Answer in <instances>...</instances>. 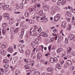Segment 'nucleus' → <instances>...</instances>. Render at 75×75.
Listing matches in <instances>:
<instances>
[{"mask_svg": "<svg viewBox=\"0 0 75 75\" xmlns=\"http://www.w3.org/2000/svg\"><path fill=\"white\" fill-rule=\"evenodd\" d=\"M42 8L44 11H46L50 10V7L48 5H44L42 6Z\"/></svg>", "mask_w": 75, "mask_h": 75, "instance_id": "3", "label": "nucleus"}, {"mask_svg": "<svg viewBox=\"0 0 75 75\" xmlns=\"http://www.w3.org/2000/svg\"><path fill=\"white\" fill-rule=\"evenodd\" d=\"M8 64H6L5 65V66H4V67L5 68H8Z\"/></svg>", "mask_w": 75, "mask_h": 75, "instance_id": "58", "label": "nucleus"}, {"mask_svg": "<svg viewBox=\"0 0 75 75\" xmlns=\"http://www.w3.org/2000/svg\"><path fill=\"white\" fill-rule=\"evenodd\" d=\"M44 19L45 22V23H47V21H48V19H47V18H44Z\"/></svg>", "mask_w": 75, "mask_h": 75, "instance_id": "61", "label": "nucleus"}, {"mask_svg": "<svg viewBox=\"0 0 75 75\" xmlns=\"http://www.w3.org/2000/svg\"><path fill=\"white\" fill-rule=\"evenodd\" d=\"M6 30L5 29V30H1V31H2V34H4V35H5L6 34Z\"/></svg>", "mask_w": 75, "mask_h": 75, "instance_id": "35", "label": "nucleus"}, {"mask_svg": "<svg viewBox=\"0 0 75 75\" xmlns=\"http://www.w3.org/2000/svg\"><path fill=\"white\" fill-rule=\"evenodd\" d=\"M31 53V51L30 50H27L25 52V55H30V53Z\"/></svg>", "mask_w": 75, "mask_h": 75, "instance_id": "19", "label": "nucleus"}, {"mask_svg": "<svg viewBox=\"0 0 75 75\" xmlns=\"http://www.w3.org/2000/svg\"><path fill=\"white\" fill-rule=\"evenodd\" d=\"M47 70L48 72H51L53 70V69L52 68H48L47 69Z\"/></svg>", "mask_w": 75, "mask_h": 75, "instance_id": "28", "label": "nucleus"}, {"mask_svg": "<svg viewBox=\"0 0 75 75\" xmlns=\"http://www.w3.org/2000/svg\"><path fill=\"white\" fill-rule=\"evenodd\" d=\"M40 9L37 6H36V5H35L34 8V10L35 11H38L40 10Z\"/></svg>", "mask_w": 75, "mask_h": 75, "instance_id": "16", "label": "nucleus"}, {"mask_svg": "<svg viewBox=\"0 0 75 75\" xmlns=\"http://www.w3.org/2000/svg\"><path fill=\"white\" fill-rule=\"evenodd\" d=\"M74 35H73L71 34L69 35L68 37V38L69 39V41H71L72 40H73L74 38Z\"/></svg>", "mask_w": 75, "mask_h": 75, "instance_id": "6", "label": "nucleus"}, {"mask_svg": "<svg viewBox=\"0 0 75 75\" xmlns=\"http://www.w3.org/2000/svg\"><path fill=\"white\" fill-rule=\"evenodd\" d=\"M67 63L68 65H69V66L72 65V62L71 60H67Z\"/></svg>", "mask_w": 75, "mask_h": 75, "instance_id": "17", "label": "nucleus"}, {"mask_svg": "<svg viewBox=\"0 0 75 75\" xmlns=\"http://www.w3.org/2000/svg\"><path fill=\"white\" fill-rule=\"evenodd\" d=\"M7 26V23H4L2 25V27L3 28H6Z\"/></svg>", "mask_w": 75, "mask_h": 75, "instance_id": "31", "label": "nucleus"}, {"mask_svg": "<svg viewBox=\"0 0 75 75\" xmlns=\"http://www.w3.org/2000/svg\"><path fill=\"white\" fill-rule=\"evenodd\" d=\"M24 23V22H22L20 24V27H21L23 25V23Z\"/></svg>", "mask_w": 75, "mask_h": 75, "instance_id": "52", "label": "nucleus"}, {"mask_svg": "<svg viewBox=\"0 0 75 75\" xmlns=\"http://www.w3.org/2000/svg\"><path fill=\"white\" fill-rule=\"evenodd\" d=\"M26 64L27 65H31V64H32V62L31 61H28L27 62H26Z\"/></svg>", "mask_w": 75, "mask_h": 75, "instance_id": "32", "label": "nucleus"}, {"mask_svg": "<svg viewBox=\"0 0 75 75\" xmlns=\"http://www.w3.org/2000/svg\"><path fill=\"white\" fill-rule=\"evenodd\" d=\"M57 68L59 69H60L61 68V66L59 64H57Z\"/></svg>", "mask_w": 75, "mask_h": 75, "instance_id": "29", "label": "nucleus"}, {"mask_svg": "<svg viewBox=\"0 0 75 75\" xmlns=\"http://www.w3.org/2000/svg\"><path fill=\"white\" fill-rule=\"evenodd\" d=\"M14 13H15V14H20V13H21V12H16V11H15L14 12Z\"/></svg>", "mask_w": 75, "mask_h": 75, "instance_id": "59", "label": "nucleus"}, {"mask_svg": "<svg viewBox=\"0 0 75 75\" xmlns=\"http://www.w3.org/2000/svg\"><path fill=\"white\" fill-rule=\"evenodd\" d=\"M68 39L66 38L65 41V44H68Z\"/></svg>", "mask_w": 75, "mask_h": 75, "instance_id": "50", "label": "nucleus"}, {"mask_svg": "<svg viewBox=\"0 0 75 75\" xmlns=\"http://www.w3.org/2000/svg\"><path fill=\"white\" fill-rule=\"evenodd\" d=\"M3 62L4 63H5L6 64H8V63H9V62L7 61V59H4L3 60Z\"/></svg>", "mask_w": 75, "mask_h": 75, "instance_id": "38", "label": "nucleus"}, {"mask_svg": "<svg viewBox=\"0 0 75 75\" xmlns=\"http://www.w3.org/2000/svg\"><path fill=\"white\" fill-rule=\"evenodd\" d=\"M60 17H61V15L59 14H57L54 17V21H58L60 18Z\"/></svg>", "mask_w": 75, "mask_h": 75, "instance_id": "4", "label": "nucleus"}, {"mask_svg": "<svg viewBox=\"0 0 75 75\" xmlns=\"http://www.w3.org/2000/svg\"><path fill=\"white\" fill-rule=\"evenodd\" d=\"M35 43H36L37 44H38V39L37 38H36L35 39Z\"/></svg>", "mask_w": 75, "mask_h": 75, "instance_id": "47", "label": "nucleus"}, {"mask_svg": "<svg viewBox=\"0 0 75 75\" xmlns=\"http://www.w3.org/2000/svg\"><path fill=\"white\" fill-rule=\"evenodd\" d=\"M62 24H63V25H66V22L63 21L62 22Z\"/></svg>", "mask_w": 75, "mask_h": 75, "instance_id": "56", "label": "nucleus"}, {"mask_svg": "<svg viewBox=\"0 0 75 75\" xmlns=\"http://www.w3.org/2000/svg\"><path fill=\"white\" fill-rule=\"evenodd\" d=\"M72 55L74 56L75 55V52L73 51V52H70Z\"/></svg>", "mask_w": 75, "mask_h": 75, "instance_id": "45", "label": "nucleus"}, {"mask_svg": "<svg viewBox=\"0 0 75 75\" xmlns=\"http://www.w3.org/2000/svg\"><path fill=\"white\" fill-rule=\"evenodd\" d=\"M0 70L1 71V72H2L4 73V69L3 68H1L0 69Z\"/></svg>", "mask_w": 75, "mask_h": 75, "instance_id": "55", "label": "nucleus"}, {"mask_svg": "<svg viewBox=\"0 0 75 75\" xmlns=\"http://www.w3.org/2000/svg\"><path fill=\"white\" fill-rule=\"evenodd\" d=\"M41 35H44V37H48V34L47 33H43L42 34H41Z\"/></svg>", "mask_w": 75, "mask_h": 75, "instance_id": "30", "label": "nucleus"}, {"mask_svg": "<svg viewBox=\"0 0 75 75\" xmlns=\"http://www.w3.org/2000/svg\"><path fill=\"white\" fill-rule=\"evenodd\" d=\"M21 23V19H19L17 21V23H18L19 24H20Z\"/></svg>", "mask_w": 75, "mask_h": 75, "instance_id": "46", "label": "nucleus"}, {"mask_svg": "<svg viewBox=\"0 0 75 75\" xmlns=\"http://www.w3.org/2000/svg\"><path fill=\"white\" fill-rule=\"evenodd\" d=\"M39 16L40 17H44V15L43 14V11L42 10H41L39 12Z\"/></svg>", "mask_w": 75, "mask_h": 75, "instance_id": "7", "label": "nucleus"}, {"mask_svg": "<svg viewBox=\"0 0 75 75\" xmlns=\"http://www.w3.org/2000/svg\"><path fill=\"white\" fill-rule=\"evenodd\" d=\"M45 16H44L43 17L41 16V17H39L38 16H36V19L38 22H40L41 23L44 21V19L45 18Z\"/></svg>", "mask_w": 75, "mask_h": 75, "instance_id": "1", "label": "nucleus"}, {"mask_svg": "<svg viewBox=\"0 0 75 75\" xmlns=\"http://www.w3.org/2000/svg\"><path fill=\"white\" fill-rule=\"evenodd\" d=\"M1 6H2V7H3V10H7L9 6L8 5H5L3 3L1 4Z\"/></svg>", "mask_w": 75, "mask_h": 75, "instance_id": "5", "label": "nucleus"}, {"mask_svg": "<svg viewBox=\"0 0 75 75\" xmlns=\"http://www.w3.org/2000/svg\"><path fill=\"white\" fill-rule=\"evenodd\" d=\"M22 3L23 4H25L27 3L26 0H23Z\"/></svg>", "mask_w": 75, "mask_h": 75, "instance_id": "39", "label": "nucleus"}, {"mask_svg": "<svg viewBox=\"0 0 75 75\" xmlns=\"http://www.w3.org/2000/svg\"><path fill=\"white\" fill-rule=\"evenodd\" d=\"M23 34H21L20 35V38L21 39L22 38H23Z\"/></svg>", "mask_w": 75, "mask_h": 75, "instance_id": "64", "label": "nucleus"}, {"mask_svg": "<svg viewBox=\"0 0 75 75\" xmlns=\"http://www.w3.org/2000/svg\"><path fill=\"white\" fill-rule=\"evenodd\" d=\"M20 7L21 9H23V5L22 4H21Z\"/></svg>", "mask_w": 75, "mask_h": 75, "instance_id": "51", "label": "nucleus"}, {"mask_svg": "<svg viewBox=\"0 0 75 75\" xmlns=\"http://www.w3.org/2000/svg\"><path fill=\"white\" fill-rule=\"evenodd\" d=\"M7 16H9V15L7 13H4L3 14V16L4 17H5V18H6Z\"/></svg>", "mask_w": 75, "mask_h": 75, "instance_id": "26", "label": "nucleus"}, {"mask_svg": "<svg viewBox=\"0 0 75 75\" xmlns=\"http://www.w3.org/2000/svg\"><path fill=\"white\" fill-rule=\"evenodd\" d=\"M36 43L34 41H33L31 42V46L32 47H33L34 48V46L36 45Z\"/></svg>", "mask_w": 75, "mask_h": 75, "instance_id": "20", "label": "nucleus"}, {"mask_svg": "<svg viewBox=\"0 0 75 75\" xmlns=\"http://www.w3.org/2000/svg\"><path fill=\"white\" fill-rule=\"evenodd\" d=\"M63 51V49L61 48H58L57 50V53H59L61 51Z\"/></svg>", "mask_w": 75, "mask_h": 75, "instance_id": "18", "label": "nucleus"}, {"mask_svg": "<svg viewBox=\"0 0 75 75\" xmlns=\"http://www.w3.org/2000/svg\"><path fill=\"white\" fill-rule=\"evenodd\" d=\"M67 30L68 31H70V30H71V25H70L69 26H68Z\"/></svg>", "mask_w": 75, "mask_h": 75, "instance_id": "27", "label": "nucleus"}, {"mask_svg": "<svg viewBox=\"0 0 75 75\" xmlns=\"http://www.w3.org/2000/svg\"><path fill=\"white\" fill-rule=\"evenodd\" d=\"M56 40L57 39V36H56L55 37V38H52L51 39H50V41H51V42H52L53 41V40Z\"/></svg>", "mask_w": 75, "mask_h": 75, "instance_id": "21", "label": "nucleus"}, {"mask_svg": "<svg viewBox=\"0 0 75 75\" xmlns=\"http://www.w3.org/2000/svg\"><path fill=\"white\" fill-rule=\"evenodd\" d=\"M14 20H13V19H10L9 21V23L11 25L14 23Z\"/></svg>", "mask_w": 75, "mask_h": 75, "instance_id": "12", "label": "nucleus"}, {"mask_svg": "<svg viewBox=\"0 0 75 75\" xmlns=\"http://www.w3.org/2000/svg\"><path fill=\"white\" fill-rule=\"evenodd\" d=\"M49 51H50L51 49V46H49L48 47Z\"/></svg>", "mask_w": 75, "mask_h": 75, "instance_id": "63", "label": "nucleus"}, {"mask_svg": "<svg viewBox=\"0 0 75 75\" xmlns=\"http://www.w3.org/2000/svg\"><path fill=\"white\" fill-rule=\"evenodd\" d=\"M67 2L66 0H63L62 1V5H65L66 4V2Z\"/></svg>", "mask_w": 75, "mask_h": 75, "instance_id": "25", "label": "nucleus"}, {"mask_svg": "<svg viewBox=\"0 0 75 75\" xmlns=\"http://www.w3.org/2000/svg\"><path fill=\"white\" fill-rule=\"evenodd\" d=\"M32 29H30V34L31 35L33 36H34L35 35V37H36L37 35H38V33H36V31H35V30L34 29L32 31H31V30Z\"/></svg>", "mask_w": 75, "mask_h": 75, "instance_id": "2", "label": "nucleus"}, {"mask_svg": "<svg viewBox=\"0 0 75 75\" xmlns=\"http://www.w3.org/2000/svg\"><path fill=\"white\" fill-rule=\"evenodd\" d=\"M15 75H20V73H19V71L18 70H16L15 72Z\"/></svg>", "mask_w": 75, "mask_h": 75, "instance_id": "36", "label": "nucleus"}, {"mask_svg": "<svg viewBox=\"0 0 75 75\" xmlns=\"http://www.w3.org/2000/svg\"><path fill=\"white\" fill-rule=\"evenodd\" d=\"M65 27H66V25H63V24H62V27L63 28H65Z\"/></svg>", "mask_w": 75, "mask_h": 75, "instance_id": "60", "label": "nucleus"}, {"mask_svg": "<svg viewBox=\"0 0 75 75\" xmlns=\"http://www.w3.org/2000/svg\"><path fill=\"white\" fill-rule=\"evenodd\" d=\"M68 65L67 64H64V68H68Z\"/></svg>", "mask_w": 75, "mask_h": 75, "instance_id": "49", "label": "nucleus"}, {"mask_svg": "<svg viewBox=\"0 0 75 75\" xmlns=\"http://www.w3.org/2000/svg\"><path fill=\"white\" fill-rule=\"evenodd\" d=\"M61 0H59L58 1L57 3V5H61Z\"/></svg>", "mask_w": 75, "mask_h": 75, "instance_id": "42", "label": "nucleus"}, {"mask_svg": "<svg viewBox=\"0 0 75 75\" xmlns=\"http://www.w3.org/2000/svg\"><path fill=\"white\" fill-rule=\"evenodd\" d=\"M26 21H28V22H29L30 23V24H33V23L31 22H33V21L29 20L28 19H25Z\"/></svg>", "mask_w": 75, "mask_h": 75, "instance_id": "24", "label": "nucleus"}, {"mask_svg": "<svg viewBox=\"0 0 75 75\" xmlns=\"http://www.w3.org/2000/svg\"><path fill=\"white\" fill-rule=\"evenodd\" d=\"M21 47V45H19L18 46V49L21 53H23V50H22Z\"/></svg>", "mask_w": 75, "mask_h": 75, "instance_id": "8", "label": "nucleus"}, {"mask_svg": "<svg viewBox=\"0 0 75 75\" xmlns=\"http://www.w3.org/2000/svg\"><path fill=\"white\" fill-rule=\"evenodd\" d=\"M40 53H39L37 55V57L38 58V59H40Z\"/></svg>", "mask_w": 75, "mask_h": 75, "instance_id": "44", "label": "nucleus"}, {"mask_svg": "<svg viewBox=\"0 0 75 75\" xmlns=\"http://www.w3.org/2000/svg\"><path fill=\"white\" fill-rule=\"evenodd\" d=\"M60 10V8H59V7H57L56 8V10H57V11H59Z\"/></svg>", "mask_w": 75, "mask_h": 75, "instance_id": "62", "label": "nucleus"}, {"mask_svg": "<svg viewBox=\"0 0 75 75\" xmlns=\"http://www.w3.org/2000/svg\"><path fill=\"white\" fill-rule=\"evenodd\" d=\"M36 6L39 8V9H40V6H41V5H40V4L39 3H37Z\"/></svg>", "mask_w": 75, "mask_h": 75, "instance_id": "34", "label": "nucleus"}, {"mask_svg": "<svg viewBox=\"0 0 75 75\" xmlns=\"http://www.w3.org/2000/svg\"><path fill=\"white\" fill-rule=\"evenodd\" d=\"M55 11H56V9L55 8H53L51 10L50 12L51 14H54L55 13Z\"/></svg>", "mask_w": 75, "mask_h": 75, "instance_id": "9", "label": "nucleus"}, {"mask_svg": "<svg viewBox=\"0 0 75 75\" xmlns=\"http://www.w3.org/2000/svg\"><path fill=\"white\" fill-rule=\"evenodd\" d=\"M34 27L35 29V30H37L38 29V26H37L36 25H34Z\"/></svg>", "mask_w": 75, "mask_h": 75, "instance_id": "41", "label": "nucleus"}, {"mask_svg": "<svg viewBox=\"0 0 75 75\" xmlns=\"http://www.w3.org/2000/svg\"><path fill=\"white\" fill-rule=\"evenodd\" d=\"M7 50L8 52H10V53H12L13 51V48L11 47H9L8 48V49Z\"/></svg>", "mask_w": 75, "mask_h": 75, "instance_id": "10", "label": "nucleus"}, {"mask_svg": "<svg viewBox=\"0 0 75 75\" xmlns=\"http://www.w3.org/2000/svg\"><path fill=\"white\" fill-rule=\"evenodd\" d=\"M72 19L73 20L71 21V24H72V25H74V27H75V22L74 21L75 18H74V17H73Z\"/></svg>", "mask_w": 75, "mask_h": 75, "instance_id": "15", "label": "nucleus"}, {"mask_svg": "<svg viewBox=\"0 0 75 75\" xmlns=\"http://www.w3.org/2000/svg\"><path fill=\"white\" fill-rule=\"evenodd\" d=\"M4 44V43L1 46V47L2 48H6V45H5Z\"/></svg>", "mask_w": 75, "mask_h": 75, "instance_id": "40", "label": "nucleus"}, {"mask_svg": "<svg viewBox=\"0 0 75 75\" xmlns=\"http://www.w3.org/2000/svg\"><path fill=\"white\" fill-rule=\"evenodd\" d=\"M63 37L62 36H59L58 38V39L57 41L59 42H61L62 41Z\"/></svg>", "mask_w": 75, "mask_h": 75, "instance_id": "13", "label": "nucleus"}, {"mask_svg": "<svg viewBox=\"0 0 75 75\" xmlns=\"http://www.w3.org/2000/svg\"><path fill=\"white\" fill-rule=\"evenodd\" d=\"M37 31H38V32H40L41 31V28H38V29L37 30Z\"/></svg>", "mask_w": 75, "mask_h": 75, "instance_id": "53", "label": "nucleus"}, {"mask_svg": "<svg viewBox=\"0 0 75 75\" xmlns=\"http://www.w3.org/2000/svg\"><path fill=\"white\" fill-rule=\"evenodd\" d=\"M66 18L67 20V22H69V21H70V18H69L68 17H66Z\"/></svg>", "mask_w": 75, "mask_h": 75, "instance_id": "54", "label": "nucleus"}, {"mask_svg": "<svg viewBox=\"0 0 75 75\" xmlns=\"http://www.w3.org/2000/svg\"><path fill=\"white\" fill-rule=\"evenodd\" d=\"M0 52L2 55H4L6 54V52L4 49H1L0 50Z\"/></svg>", "mask_w": 75, "mask_h": 75, "instance_id": "11", "label": "nucleus"}, {"mask_svg": "<svg viewBox=\"0 0 75 75\" xmlns=\"http://www.w3.org/2000/svg\"><path fill=\"white\" fill-rule=\"evenodd\" d=\"M50 62L51 63H53L54 62V59L52 57L50 58Z\"/></svg>", "mask_w": 75, "mask_h": 75, "instance_id": "22", "label": "nucleus"}, {"mask_svg": "<svg viewBox=\"0 0 75 75\" xmlns=\"http://www.w3.org/2000/svg\"><path fill=\"white\" fill-rule=\"evenodd\" d=\"M34 75H40V72H36L35 73H34Z\"/></svg>", "mask_w": 75, "mask_h": 75, "instance_id": "43", "label": "nucleus"}, {"mask_svg": "<svg viewBox=\"0 0 75 75\" xmlns=\"http://www.w3.org/2000/svg\"><path fill=\"white\" fill-rule=\"evenodd\" d=\"M58 61V59L56 57H54V62H57Z\"/></svg>", "mask_w": 75, "mask_h": 75, "instance_id": "48", "label": "nucleus"}, {"mask_svg": "<svg viewBox=\"0 0 75 75\" xmlns=\"http://www.w3.org/2000/svg\"><path fill=\"white\" fill-rule=\"evenodd\" d=\"M25 16L26 17H29V13H28V12H26Z\"/></svg>", "mask_w": 75, "mask_h": 75, "instance_id": "23", "label": "nucleus"}, {"mask_svg": "<svg viewBox=\"0 0 75 75\" xmlns=\"http://www.w3.org/2000/svg\"><path fill=\"white\" fill-rule=\"evenodd\" d=\"M72 47H69V49H67V52H69V53L70 52H72L71 51L72 50Z\"/></svg>", "mask_w": 75, "mask_h": 75, "instance_id": "14", "label": "nucleus"}, {"mask_svg": "<svg viewBox=\"0 0 75 75\" xmlns=\"http://www.w3.org/2000/svg\"><path fill=\"white\" fill-rule=\"evenodd\" d=\"M25 69H28L30 68V67L27 65H25Z\"/></svg>", "mask_w": 75, "mask_h": 75, "instance_id": "37", "label": "nucleus"}, {"mask_svg": "<svg viewBox=\"0 0 75 75\" xmlns=\"http://www.w3.org/2000/svg\"><path fill=\"white\" fill-rule=\"evenodd\" d=\"M67 15L69 17H71V13L70 12H67Z\"/></svg>", "mask_w": 75, "mask_h": 75, "instance_id": "33", "label": "nucleus"}, {"mask_svg": "<svg viewBox=\"0 0 75 75\" xmlns=\"http://www.w3.org/2000/svg\"><path fill=\"white\" fill-rule=\"evenodd\" d=\"M53 32L54 33H57V30L55 29L53 30Z\"/></svg>", "mask_w": 75, "mask_h": 75, "instance_id": "57", "label": "nucleus"}]
</instances>
